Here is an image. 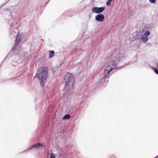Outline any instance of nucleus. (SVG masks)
<instances>
[{
    "label": "nucleus",
    "mask_w": 158,
    "mask_h": 158,
    "mask_svg": "<svg viewBox=\"0 0 158 158\" xmlns=\"http://www.w3.org/2000/svg\"><path fill=\"white\" fill-rule=\"evenodd\" d=\"M48 68L45 67H41L38 70L36 75L40 80L41 85H44L48 77Z\"/></svg>",
    "instance_id": "1"
},
{
    "label": "nucleus",
    "mask_w": 158,
    "mask_h": 158,
    "mask_svg": "<svg viewBox=\"0 0 158 158\" xmlns=\"http://www.w3.org/2000/svg\"><path fill=\"white\" fill-rule=\"evenodd\" d=\"M64 79L67 85L73 86L75 83L74 75L70 73H67L64 77Z\"/></svg>",
    "instance_id": "2"
},
{
    "label": "nucleus",
    "mask_w": 158,
    "mask_h": 158,
    "mask_svg": "<svg viewBox=\"0 0 158 158\" xmlns=\"http://www.w3.org/2000/svg\"><path fill=\"white\" fill-rule=\"evenodd\" d=\"M120 59V55L119 54L113 55L111 58V61L110 64H111L116 66V63L118 62Z\"/></svg>",
    "instance_id": "3"
},
{
    "label": "nucleus",
    "mask_w": 158,
    "mask_h": 158,
    "mask_svg": "<svg viewBox=\"0 0 158 158\" xmlns=\"http://www.w3.org/2000/svg\"><path fill=\"white\" fill-rule=\"evenodd\" d=\"M105 10L104 7H94L92 9V10L93 12L96 13H99L103 12Z\"/></svg>",
    "instance_id": "4"
},
{
    "label": "nucleus",
    "mask_w": 158,
    "mask_h": 158,
    "mask_svg": "<svg viewBox=\"0 0 158 158\" xmlns=\"http://www.w3.org/2000/svg\"><path fill=\"white\" fill-rule=\"evenodd\" d=\"M95 19L97 21L100 22H102L103 21L104 19V16L102 14L98 15L95 17Z\"/></svg>",
    "instance_id": "5"
},
{
    "label": "nucleus",
    "mask_w": 158,
    "mask_h": 158,
    "mask_svg": "<svg viewBox=\"0 0 158 158\" xmlns=\"http://www.w3.org/2000/svg\"><path fill=\"white\" fill-rule=\"evenodd\" d=\"M110 64V65H108L106 66L105 69L110 72L112 70L115 69L116 66L115 65H114L111 64Z\"/></svg>",
    "instance_id": "6"
},
{
    "label": "nucleus",
    "mask_w": 158,
    "mask_h": 158,
    "mask_svg": "<svg viewBox=\"0 0 158 158\" xmlns=\"http://www.w3.org/2000/svg\"><path fill=\"white\" fill-rule=\"evenodd\" d=\"M45 146L44 143H38L35 145H33L31 147H33L35 148H39L42 147H45Z\"/></svg>",
    "instance_id": "7"
},
{
    "label": "nucleus",
    "mask_w": 158,
    "mask_h": 158,
    "mask_svg": "<svg viewBox=\"0 0 158 158\" xmlns=\"http://www.w3.org/2000/svg\"><path fill=\"white\" fill-rule=\"evenodd\" d=\"M49 58H51L53 57L54 55V51L49 50Z\"/></svg>",
    "instance_id": "8"
},
{
    "label": "nucleus",
    "mask_w": 158,
    "mask_h": 158,
    "mask_svg": "<svg viewBox=\"0 0 158 158\" xmlns=\"http://www.w3.org/2000/svg\"><path fill=\"white\" fill-rule=\"evenodd\" d=\"M140 39L144 42H146L148 40V38L147 36H142L141 37Z\"/></svg>",
    "instance_id": "9"
},
{
    "label": "nucleus",
    "mask_w": 158,
    "mask_h": 158,
    "mask_svg": "<svg viewBox=\"0 0 158 158\" xmlns=\"http://www.w3.org/2000/svg\"><path fill=\"white\" fill-rule=\"evenodd\" d=\"M110 72L108 70L105 69L103 73V75L104 76V78H106L108 75L109 74Z\"/></svg>",
    "instance_id": "10"
},
{
    "label": "nucleus",
    "mask_w": 158,
    "mask_h": 158,
    "mask_svg": "<svg viewBox=\"0 0 158 158\" xmlns=\"http://www.w3.org/2000/svg\"><path fill=\"white\" fill-rule=\"evenodd\" d=\"M20 39L19 38L18 34H17L16 35V40L15 41V44H18L19 41H20Z\"/></svg>",
    "instance_id": "11"
},
{
    "label": "nucleus",
    "mask_w": 158,
    "mask_h": 158,
    "mask_svg": "<svg viewBox=\"0 0 158 158\" xmlns=\"http://www.w3.org/2000/svg\"><path fill=\"white\" fill-rule=\"evenodd\" d=\"M70 117V116L69 114H66L65 115L64 117L63 118V119H69Z\"/></svg>",
    "instance_id": "12"
},
{
    "label": "nucleus",
    "mask_w": 158,
    "mask_h": 158,
    "mask_svg": "<svg viewBox=\"0 0 158 158\" xmlns=\"http://www.w3.org/2000/svg\"><path fill=\"white\" fill-rule=\"evenodd\" d=\"M51 158H55V155L54 154L52 153L50 155Z\"/></svg>",
    "instance_id": "13"
},
{
    "label": "nucleus",
    "mask_w": 158,
    "mask_h": 158,
    "mask_svg": "<svg viewBox=\"0 0 158 158\" xmlns=\"http://www.w3.org/2000/svg\"><path fill=\"white\" fill-rule=\"evenodd\" d=\"M150 34V32L149 31H147L145 33L144 35H146V36L147 37V36H148Z\"/></svg>",
    "instance_id": "14"
},
{
    "label": "nucleus",
    "mask_w": 158,
    "mask_h": 158,
    "mask_svg": "<svg viewBox=\"0 0 158 158\" xmlns=\"http://www.w3.org/2000/svg\"><path fill=\"white\" fill-rule=\"evenodd\" d=\"M112 0H108L106 2V5L109 6V5L110 3L112 1Z\"/></svg>",
    "instance_id": "15"
},
{
    "label": "nucleus",
    "mask_w": 158,
    "mask_h": 158,
    "mask_svg": "<svg viewBox=\"0 0 158 158\" xmlns=\"http://www.w3.org/2000/svg\"><path fill=\"white\" fill-rule=\"evenodd\" d=\"M150 2L152 3H155L156 2V0H149Z\"/></svg>",
    "instance_id": "16"
},
{
    "label": "nucleus",
    "mask_w": 158,
    "mask_h": 158,
    "mask_svg": "<svg viewBox=\"0 0 158 158\" xmlns=\"http://www.w3.org/2000/svg\"><path fill=\"white\" fill-rule=\"evenodd\" d=\"M155 72L157 74H158V70L156 69H154Z\"/></svg>",
    "instance_id": "17"
}]
</instances>
